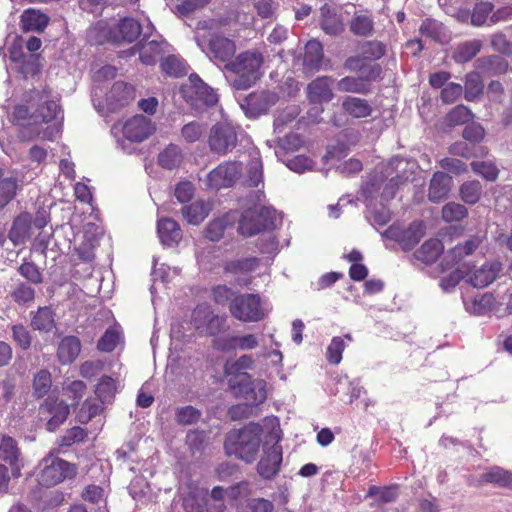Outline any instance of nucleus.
Here are the masks:
<instances>
[{
	"label": "nucleus",
	"instance_id": "30",
	"mask_svg": "<svg viewBox=\"0 0 512 512\" xmlns=\"http://www.w3.org/2000/svg\"><path fill=\"white\" fill-rule=\"evenodd\" d=\"M107 109L111 113L118 112L128 105L127 83L116 81L106 96Z\"/></svg>",
	"mask_w": 512,
	"mask_h": 512
},
{
	"label": "nucleus",
	"instance_id": "38",
	"mask_svg": "<svg viewBox=\"0 0 512 512\" xmlns=\"http://www.w3.org/2000/svg\"><path fill=\"white\" fill-rule=\"evenodd\" d=\"M34 330L50 332L55 327L54 312L50 307H39L31 318Z\"/></svg>",
	"mask_w": 512,
	"mask_h": 512
},
{
	"label": "nucleus",
	"instance_id": "53",
	"mask_svg": "<svg viewBox=\"0 0 512 512\" xmlns=\"http://www.w3.org/2000/svg\"><path fill=\"white\" fill-rule=\"evenodd\" d=\"M116 392L115 380L109 376L102 377L95 389L96 396L103 402L110 401Z\"/></svg>",
	"mask_w": 512,
	"mask_h": 512
},
{
	"label": "nucleus",
	"instance_id": "14",
	"mask_svg": "<svg viewBox=\"0 0 512 512\" xmlns=\"http://www.w3.org/2000/svg\"><path fill=\"white\" fill-rule=\"evenodd\" d=\"M96 32V42L100 45L109 43L118 45L127 40L128 37V17H122L117 22L100 21L94 28Z\"/></svg>",
	"mask_w": 512,
	"mask_h": 512
},
{
	"label": "nucleus",
	"instance_id": "24",
	"mask_svg": "<svg viewBox=\"0 0 512 512\" xmlns=\"http://www.w3.org/2000/svg\"><path fill=\"white\" fill-rule=\"evenodd\" d=\"M157 232L161 243L168 247L178 245L182 239V231L178 223L170 218L158 220Z\"/></svg>",
	"mask_w": 512,
	"mask_h": 512
},
{
	"label": "nucleus",
	"instance_id": "5",
	"mask_svg": "<svg viewBox=\"0 0 512 512\" xmlns=\"http://www.w3.org/2000/svg\"><path fill=\"white\" fill-rule=\"evenodd\" d=\"M264 427L267 435L263 444V454L257 464V472L263 479H272L279 473L283 460L282 447L279 444L282 430L275 416L265 417Z\"/></svg>",
	"mask_w": 512,
	"mask_h": 512
},
{
	"label": "nucleus",
	"instance_id": "12",
	"mask_svg": "<svg viewBox=\"0 0 512 512\" xmlns=\"http://www.w3.org/2000/svg\"><path fill=\"white\" fill-rule=\"evenodd\" d=\"M39 413L47 420L46 428L50 432L56 431L70 414L69 405L54 396H48L39 407Z\"/></svg>",
	"mask_w": 512,
	"mask_h": 512
},
{
	"label": "nucleus",
	"instance_id": "50",
	"mask_svg": "<svg viewBox=\"0 0 512 512\" xmlns=\"http://www.w3.org/2000/svg\"><path fill=\"white\" fill-rule=\"evenodd\" d=\"M350 30L358 36H369L373 31V20L365 14L356 15L351 20Z\"/></svg>",
	"mask_w": 512,
	"mask_h": 512
},
{
	"label": "nucleus",
	"instance_id": "28",
	"mask_svg": "<svg viewBox=\"0 0 512 512\" xmlns=\"http://www.w3.org/2000/svg\"><path fill=\"white\" fill-rule=\"evenodd\" d=\"M452 186V178L441 171H437L433 174L430 181L429 200L432 202H439L444 199L449 193Z\"/></svg>",
	"mask_w": 512,
	"mask_h": 512
},
{
	"label": "nucleus",
	"instance_id": "9",
	"mask_svg": "<svg viewBox=\"0 0 512 512\" xmlns=\"http://www.w3.org/2000/svg\"><path fill=\"white\" fill-rule=\"evenodd\" d=\"M276 212L272 208L261 206L246 210L239 221L238 231L244 236H252L261 231L276 227Z\"/></svg>",
	"mask_w": 512,
	"mask_h": 512
},
{
	"label": "nucleus",
	"instance_id": "4",
	"mask_svg": "<svg viewBox=\"0 0 512 512\" xmlns=\"http://www.w3.org/2000/svg\"><path fill=\"white\" fill-rule=\"evenodd\" d=\"M152 30L151 22L143 13L135 17L130 16V43L137 40V43L130 47V57L138 53L140 62L147 66L155 65L164 45L155 39L150 40Z\"/></svg>",
	"mask_w": 512,
	"mask_h": 512
},
{
	"label": "nucleus",
	"instance_id": "8",
	"mask_svg": "<svg viewBox=\"0 0 512 512\" xmlns=\"http://www.w3.org/2000/svg\"><path fill=\"white\" fill-rule=\"evenodd\" d=\"M41 470L37 475L40 486L50 488L57 484L72 479L77 474V466L64 459L48 454L40 462Z\"/></svg>",
	"mask_w": 512,
	"mask_h": 512
},
{
	"label": "nucleus",
	"instance_id": "29",
	"mask_svg": "<svg viewBox=\"0 0 512 512\" xmlns=\"http://www.w3.org/2000/svg\"><path fill=\"white\" fill-rule=\"evenodd\" d=\"M81 352V342L77 336H65L59 343L57 357L62 364L72 363Z\"/></svg>",
	"mask_w": 512,
	"mask_h": 512
},
{
	"label": "nucleus",
	"instance_id": "16",
	"mask_svg": "<svg viewBox=\"0 0 512 512\" xmlns=\"http://www.w3.org/2000/svg\"><path fill=\"white\" fill-rule=\"evenodd\" d=\"M208 142L210 149L216 153L231 151L237 143L235 127L228 122L217 123L211 128Z\"/></svg>",
	"mask_w": 512,
	"mask_h": 512
},
{
	"label": "nucleus",
	"instance_id": "36",
	"mask_svg": "<svg viewBox=\"0 0 512 512\" xmlns=\"http://www.w3.org/2000/svg\"><path fill=\"white\" fill-rule=\"evenodd\" d=\"M30 228V214L22 213L14 219L8 237L15 245L23 243L29 235Z\"/></svg>",
	"mask_w": 512,
	"mask_h": 512
},
{
	"label": "nucleus",
	"instance_id": "20",
	"mask_svg": "<svg viewBox=\"0 0 512 512\" xmlns=\"http://www.w3.org/2000/svg\"><path fill=\"white\" fill-rule=\"evenodd\" d=\"M183 508L185 512H224L226 506L221 501L211 502L205 490L195 488L184 497Z\"/></svg>",
	"mask_w": 512,
	"mask_h": 512
},
{
	"label": "nucleus",
	"instance_id": "57",
	"mask_svg": "<svg viewBox=\"0 0 512 512\" xmlns=\"http://www.w3.org/2000/svg\"><path fill=\"white\" fill-rule=\"evenodd\" d=\"M482 187L478 181H467L460 188V195L464 202L475 204L481 195Z\"/></svg>",
	"mask_w": 512,
	"mask_h": 512
},
{
	"label": "nucleus",
	"instance_id": "52",
	"mask_svg": "<svg viewBox=\"0 0 512 512\" xmlns=\"http://www.w3.org/2000/svg\"><path fill=\"white\" fill-rule=\"evenodd\" d=\"M11 297L15 303L25 305L33 302L35 290L31 285L21 282L13 289Z\"/></svg>",
	"mask_w": 512,
	"mask_h": 512
},
{
	"label": "nucleus",
	"instance_id": "46",
	"mask_svg": "<svg viewBox=\"0 0 512 512\" xmlns=\"http://www.w3.org/2000/svg\"><path fill=\"white\" fill-rule=\"evenodd\" d=\"M52 386V377L51 373L47 369L39 370L34 378L32 383L33 388V396L37 399L43 398L48 394Z\"/></svg>",
	"mask_w": 512,
	"mask_h": 512
},
{
	"label": "nucleus",
	"instance_id": "11",
	"mask_svg": "<svg viewBox=\"0 0 512 512\" xmlns=\"http://www.w3.org/2000/svg\"><path fill=\"white\" fill-rule=\"evenodd\" d=\"M188 84L184 86V93L187 102L196 108L202 106H213L218 101L215 91L208 86L197 74H191Z\"/></svg>",
	"mask_w": 512,
	"mask_h": 512
},
{
	"label": "nucleus",
	"instance_id": "17",
	"mask_svg": "<svg viewBox=\"0 0 512 512\" xmlns=\"http://www.w3.org/2000/svg\"><path fill=\"white\" fill-rule=\"evenodd\" d=\"M424 225L422 222H413L407 229H402L399 225H391L382 236L398 242L403 249H412L424 235Z\"/></svg>",
	"mask_w": 512,
	"mask_h": 512
},
{
	"label": "nucleus",
	"instance_id": "31",
	"mask_svg": "<svg viewBox=\"0 0 512 512\" xmlns=\"http://www.w3.org/2000/svg\"><path fill=\"white\" fill-rule=\"evenodd\" d=\"M481 239L479 237H472L468 239L463 245L459 244L451 249L444 257L443 261L446 262V267L442 270L453 266L461 261L465 256L471 255L480 245Z\"/></svg>",
	"mask_w": 512,
	"mask_h": 512
},
{
	"label": "nucleus",
	"instance_id": "3",
	"mask_svg": "<svg viewBox=\"0 0 512 512\" xmlns=\"http://www.w3.org/2000/svg\"><path fill=\"white\" fill-rule=\"evenodd\" d=\"M262 435H267L264 419L262 423L252 422L239 430L231 431L224 444L226 453L235 455L240 460L251 464L257 458Z\"/></svg>",
	"mask_w": 512,
	"mask_h": 512
},
{
	"label": "nucleus",
	"instance_id": "60",
	"mask_svg": "<svg viewBox=\"0 0 512 512\" xmlns=\"http://www.w3.org/2000/svg\"><path fill=\"white\" fill-rule=\"evenodd\" d=\"M443 26L441 23L427 19L420 26V32L422 35L430 37L435 41L442 42L444 40Z\"/></svg>",
	"mask_w": 512,
	"mask_h": 512
},
{
	"label": "nucleus",
	"instance_id": "40",
	"mask_svg": "<svg viewBox=\"0 0 512 512\" xmlns=\"http://www.w3.org/2000/svg\"><path fill=\"white\" fill-rule=\"evenodd\" d=\"M122 330L119 326H110L97 342V349L101 352H112L120 343Z\"/></svg>",
	"mask_w": 512,
	"mask_h": 512
},
{
	"label": "nucleus",
	"instance_id": "51",
	"mask_svg": "<svg viewBox=\"0 0 512 512\" xmlns=\"http://www.w3.org/2000/svg\"><path fill=\"white\" fill-rule=\"evenodd\" d=\"M161 70L172 77H180L187 73L185 63L176 56L166 57L160 64Z\"/></svg>",
	"mask_w": 512,
	"mask_h": 512
},
{
	"label": "nucleus",
	"instance_id": "43",
	"mask_svg": "<svg viewBox=\"0 0 512 512\" xmlns=\"http://www.w3.org/2000/svg\"><path fill=\"white\" fill-rule=\"evenodd\" d=\"M482 48V41L474 39L460 44L453 54V59L458 63H465L474 58Z\"/></svg>",
	"mask_w": 512,
	"mask_h": 512
},
{
	"label": "nucleus",
	"instance_id": "64",
	"mask_svg": "<svg viewBox=\"0 0 512 512\" xmlns=\"http://www.w3.org/2000/svg\"><path fill=\"white\" fill-rule=\"evenodd\" d=\"M483 90V84L478 73H470L466 76L465 81V98L472 100L477 97Z\"/></svg>",
	"mask_w": 512,
	"mask_h": 512
},
{
	"label": "nucleus",
	"instance_id": "34",
	"mask_svg": "<svg viewBox=\"0 0 512 512\" xmlns=\"http://www.w3.org/2000/svg\"><path fill=\"white\" fill-rule=\"evenodd\" d=\"M211 205L209 202L197 200L182 208L181 213L184 220L191 225H199L209 215Z\"/></svg>",
	"mask_w": 512,
	"mask_h": 512
},
{
	"label": "nucleus",
	"instance_id": "32",
	"mask_svg": "<svg viewBox=\"0 0 512 512\" xmlns=\"http://www.w3.org/2000/svg\"><path fill=\"white\" fill-rule=\"evenodd\" d=\"M155 131L154 123L147 117L136 115L130 119V142H141Z\"/></svg>",
	"mask_w": 512,
	"mask_h": 512
},
{
	"label": "nucleus",
	"instance_id": "49",
	"mask_svg": "<svg viewBox=\"0 0 512 512\" xmlns=\"http://www.w3.org/2000/svg\"><path fill=\"white\" fill-rule=\"evenodd\" d=\"M212 314L213 311L208 305H199L193 310L191 323L200 334H203L205 328H207L208 321Z\"/></svg>",
	"mask_w": 512,
	"mask_h": 512
},
{
	"label": "nucleus",
	"instance_id": "35",
	"mask_svg": "<svg viewBox=\"0 0 512 512\" xmlns=\"http://www.w3.org/2000/svg\"><path fill=\"white\" fill-rule=\"evenodd\" d=\"M235 220V215L228 213L210 221L204 229V236L212 242H218L224 236L226 228Z\"/></svg>",
	"mask_w": 512,
	"mask_h": 512
},
{
	"label": "nucleus",
	"instance_id": "6",
	"mask_svg": "<svg viewBox=\"0 0 512 512\" xmlns=\"http://www.w3.org/2000/svg\"><path fill=\"white\" fill-rule=\"evenodd\" d=\"M263 55L258 51H245L235 60L226 64V68L237 75L233 87L237 90L250 88L261 77Z\"/></svg>",
	"mask_w": 512,
	"mask_h": 512
},
{
	"label": "nucleus",
	"instance_id": "13",
	"mask_svg": "<svg viewBox=\"0 0 512 512\" xmlns=\"http://www.w3.org/2000/svg\"><path fill=\"white\" fill-rule=\"evenodd\" d=\"M230 387L234 393L246 400L250 405H259L267 399V383L263 379H251L242 381H233L229 379Z\"/></svg>",
	"mask_w": 512,
	"mask_h": 512
},
{
	"label": "nucleus",
	"instance_id": "7",
	"mask_svg": "<svg viewBox=\"0 0 512 512\" xmlns=\"http://www.w3.org/2000/svg\"><path fill=\"white\" fill-rule=\"evenodd\" d=\"M270 311L268 302L254 293L238 294L229 304L230 314L244 323L262 321Z\"/></svg>",
	"mask_w": 512,
	"mask_h": 512
},
{
	"label": "nucleus",
	"instance_id": "58",
	"mask_svg": "<svg viewBox=\"0 0 512 512\" xmlns=\"http://www.w3.org/2000/svg\"><path fill=\"white\" fill-rule=\"evenodd\" d=\"M346 347L344 339L341 337H333L327 347L326 356L329 363L338 365L342 360V353Z\"/></svg>",
	"mask_w": 512,
	"mask_h": 512
},
{
	"label": "nucleus",
	"instance_id": "23",
	"mask_svg": "<svg viewBox=\"0 0 512 512\" xmlns=\"http://www.w3.org/2000/svg\"><path fill=\"white\" fill-rule=\"evenodd\" d=\"M500 269L501 265L497 262L486 263L474 271L465 268L466 282L475 288H484L496 279Z\"/></svg>",
	"mask_w": 512,
	"mask_h": 512
},
{
	"label": "nucleus",
	"instance_id": "18",
	"mask_svg": "<svg viewBox=\"0 0 512 512\" xmlns=\"http://www.w3.org/2000/svg\"><path fill=\"white\" fill-rule=\"evenodd\" d=\"M241 164L238 162H225L213 169L207 175V185L215 190L232 186L240 177Z\"/></svg>",
	"mask_w": 512,
	"mask_h": 512
},
{
	"label": "nucleus",
	"instance_id": "42",
	"mask_svg": "<svg viewBox=\"0 0 512 512\" xmlns=\"http://www.w3.org/2000/svg\"><path fill=\"white\" fill-rule=\"evenodd\" d=\"M321 16V27L327 34L338 35L343 31L342 21L327 5L321 8Z\"/></svg>",
	"mask_w": 512,
	"mask_h": 512
},
{
	"label": "nucleus",
	"instance_id": "2",
	"mask_svg": "<svg viewBox=\"0 0 512 512\" xmlns=\"http://www.w3.org/2000/svg\"><path fill=\"white\" fill-rule=\"evenodd\" d=\"M225 24L224 19H207L197 24L196 43L216 64L229 63L236 52L235 42L219 32Z\"/></svg>",
	"mask_w": 512,
	"mask_h": 512
},
{
	"label": "nucleus",
	"instance_id": "26",
	"mask_svg": "<svg viewBox=\"0 0 512 512\" xmlns=\"http://www.w3.org/2000/svg\"><path fill=\"white\" fill-rule=\"evenodd\" d=\"M254 360L249 355H242L235 361H228L224 366V373L233 381H246L251 377L248 373L244 372L247 369H252Z\"/></svg>",
	"mask_w": 512,
	"mask_h": 512
},
{
	"label": "nucleus",
	"instance_id": "41",
	"mask_svg": "<svg viewBox=\"0 0 512 512\" xmlns=\"http://www.w3.org/2000/svg\"><path fill=\"white\" fill-rule=\"evenodd\" d=\"M259 267V259L256 257H246L228 261L224 270L232 274H247L255 271Z\"/></svg>",
	"mask_w": 512,
	"mask_h": 512
},
{
	"label": "nucleus",
	"instance_id": "61",
	"mask_svg": "<svg viewBox=\"0 0 512 512\" xmlns=\"http://www.w3.org/2000/svg\"><path fill=\"white\" fill-rule=\"evenodd\" d=\"M368 497H377L383 503L394 502L398 497L397 488L371 486L367 493Z\"/></svg>",
	"mask_w": 512,
	"mask_h": 512
},
{
	"label": "nucleus",
	"instance_id": "1",
	"mask_svg": "<svg viewBox=\"0 0 512 512\" xmlns=\"http://www.w3.org/2000/svg\"><path fill=\"white\" fill-rule=\"evenodd\" d=\"M409 166L412 169L415 167V163L404 158H393L387 166L377 167L362 186V193L370 209L369 217L374 225H386L390 221L391 214L384 206L380 209L372 208L373 201L380 198L382 204L383 201L392 199L398 185L409 179V176L406 175Z\"/></svg>",
	"mask_w": 512,
	"mask_h": 512
},
{
	"label": "nucleus",
	"instance_id": "45",
	"mask_svg": "<svg viewBox=\"0 0 512 512\" xmlns=\"http://www.w3.org/2000/svg\"><path fill=\"white\" fill-rule=\"evenodd\" d=\"M183 160L181 149L174 144H170L158 156L159 164L166 169L178 167Z\"/></svg>",
	"mask_w": 512,
	"mask_h": 512
},
{
	"label": "nucleus",
	"instance_id": "33",
	"mask_svg": "<svg viewBox=\"0 0 512 512\" xmlns=\"http://www.w3.org/2000/svg\"><path fill=\"white\" fill-rule=\"evenodd\" d=\"M342 109L345 113L357 119L369 117L373 112L372 106L366 99L354 96L343 98Z\"/></svg>",
	"mask_w": 512,
	"mask_h": 512
},
{
	"label": "nucleus",
	"instance_id": "62",
	"mask_svg": "<svg viewBox=\"0 0 512 512\" xmlns=\"http://www.w3.org/2000/svg\"><path fill=\"white\" fill-rule=\"evenodd\" d=\"M467 215L465 206L450 202L442 208V217L446 222L459 221Z\"/></svg>",
	"mask_w": 512,
	"mask_h": 512
},
{
	"label": "nucleus",
	"instance_id": "25",
	"mask_svg": "<svg viewBox=\"0 0 512 512\" xmlns=\"http://www.w3.org/2000/svg\"><path fill=\"white\" fill-rule=\"evenodd\" d=\"M323 47L317 40H310L305 45V53L303 59L304 69L309 73H315L322 68L323 64Z\"/></svg>",
	"mask_w": 512,
	"mask_h": 512
},
{
	"label": "nucleus",
	"instance_id": "22",
	"mask_svg": "<svg viewBox=\"0 0 512 512\" xmlns=\"http://www.w3.org/2000/svg\"><path fill=\"white\" fill-rule=\"evenodd\" d=\"M334 79L330 76L317 77L307 85V97L311 103L322 104L334 98L332 86Z\"/></svg>",
	"mask_w": 512,
	"mask_h": 512
},
{
	"label": "nucleus",
	"instance_id": "39",
	"mask_svg": "<svg viewBox=\"0 0 512 512\" xmlns=\"http://www.w3.org/2000/svg\"><path fill=\"white\" fill-rule=\"evenodd\" d=\"M481 481L493 483L500 487L512 488V471L500 467H493L481 476Z\"/></svg>",
	"mask_w": 512,
	"mask_h": 512
},
{
	"label": "nucleus",
	"instance_id": "55",
	"mask_svg": "<svg viewBox=\"0 0 512 512\" xmlns=\"http://www.w3.org/2000/svg\"><path fill=\"white\" fill-rule=\"evenodd\" d=\"M18 183L15 178H5L0 181V209L5 207L16 195Z\"/></svg>",
	"mask_w": 512,
	"mask_h": 512
},
{
	"label": "nucleus",
	"instance_id": "48",
	"mask_svg": "<svg viewBox=\"0 0 512 512\" xmlns=\"http://www.w3.org/2000/svg\"><path fill=\"white\" fill-rule=\"evenodd\" d=\"M60 110V106L57 102L52 100H46L35 111V121L49 123L57 118V115L60 112Z\"/></svg>",
	"mask_w": 512,
	"mask_h": 512
},
{
	"label": "nucleus",
	"instance_id": "59",
	"mask_svg": "<svg viewBox=\"0 0 512 512\" xmlns=\"http://www.w3.org/2000/svg\"><path fill=\"white\" fill-rule=\"evenodd\" d=\"M274 505L264 498H254L239 507V512H273Z\"/></svg>",
	"mask_w": 512,
	"mask_h": 512
},
{
	"label": "nucleus",
	"instance_id": "44",
	"mask_svg": "<svg viewBox=\"0 0 512 512\" xmlns=\"http://www.w3.org/2000/svg\"><path fill=\"white\" fill-rule=\"evenodd\" d=\"M104 403L98 397L87 398L77 414L78 421L83 424L88 423L103 411Z\"/></svg>",
	"mask_w": 512,
	"mask_h": 512
},
{
	"label": "nucleus",
	"instance_id": "37",
	"mask_svg": "<svg viewBox=\"0 0 512 512\" xmlns=\"http://www.w3.org/2000/svg\"><path fill=\"white\" fill-rule=\"evenodd\" d=\"M444 246L438 239H429L415 252L417 260L430 264L443 252Z\"/></svg>",
	"mask_w": 512,
	"mask_h": 512
},
{
	"label": "nucleus",
	"instance_id": "15",
	"mask_svg": "<svg viewBox=\"0 0 512 512\" xmlns=\"http://www.w3.org/2000/svg\"><path fill=\"white\" fill-rule=\"evenodd\" d=\"M381 67L374 64L369 67L367 75L346 76L336 83V88L342 93L368 94L370 92V82L378 79L381 75Z\"/></svg>",
	"mask_w": 512,
	"mask_h": 512
},
{
	"label": "nucleus",
	"instance_id": "19",
	"mask_svg": "<svg viewBox=\"0 0 512 512\" xmlns=\"http://www.w3.org/2000/svg\"><path fill=\"white\" fill-rule=\"evenodd\" d=\"M278 101V95L271 91H257L247 96L241 103V108L250 118H256L266 113Z\"/></svg>",
	"mask_w": 512,
	"mask_h": 512
},
{
	"label": "nucleus",
	"instance_id": "63",
	"mask_svg": "<svg viewBox=\"0 0 512 512\" xmlns=\"http://www.w3.org/2000/svg\"><path fill=\"white\" fill-rule=\"evenodd\" d=\"M11 331L13 340L21 349L28 350L31 347L32 336L24 325H13Z\"/></svg>",
	"mask_w": 512,
	"mask_h": 512
},
{
	"label": "nucleus",
	"instance_id": "27",
	"mask_svg": "<svg viewBox=\"0 0 512 512\" xmlns=\"http://www.w3.org/2000/svg\"><path fill=\"white\" fill-rule=\"evenodd\" d=\"M48 23V16L34 9H26L20 16V27L23 32H42Z\"/></svg>",
	"mask_w": 512,
	"mask_h": 512
},
{
	"label": "nucleus",
	"instance_id": "10",
	"mask_svg": "<svg viewBox=\"0 0 512 512\" xmlns=\"http://www.w3.org/2000/svg\"><path fill=\"white\" fill-rule=\"evenodd\" d=\"M466 310L475 315H485L494 312L498 316L512 313V292L506 291L500 301L493 294L484 293L465 301Z\"/></svg>",
	"mask_w": 512,
	"mask_h": 512
},
{
	"label": "nucleus",
	"instance_id": "54",
	"mask_svg": "<svg viewBox=\"0 0 512 512\" xmlns=\"http://www.w3.org/2000/svg\"><path fill=\"white\" fill-rule=\"evenodd\" d=\"M263 180L262 161L258 152L251 155L248 168V182L250 186L257 187Z\"/></svg>",
	"mask_w": 512,
	"mask_h": 512
},
{
	"label": "nucleus",
	"instance_id": "21",
	"mask_svg": "<svg viewBox=\"0 0 512 512\" xmlns=\"http://www.w3.org/2000/svg\"><path fill=\"white\" fill-rule=\"evenodd\" d=\"M0 460L3 463L11 465V470L16 476H21L23 462L21 458V450L17 441L9 436L2 435L0 438Z\"/></svg>",
	"mask_w": 512,
	"mask_h": 512
},
{
	"label": "nucleus",
	"instance_id": "56",
	"mask_svg": "<svg viewBox=\"0 0 512 512\" xmlns=\"http://www.w3.org/2000/svg\"><path fill=\"white\" fill-rule=\"evenodd\" d=\"M211 0H180L172 8L173 13L185 16L204 8Z\"/></svg>",
	"mask_w": 512,
	"mask_h": 512
},
{
	"label": "nucleus",
	"instance_id": "47",
	"mask_svg": "<svg viewBox=\"0 0 512 512\" xmlns=\"http://www.w3.org/2000/svg\"><path fill=\"white\" fill-rule=\"evenodd\" d=\"M86 437L87 430L82 427L75 426L66 430L65 433L57 440V453H59L63 447H70L75 443L83 442Z\"/></svg>",
	"mask_w": 512,
	"mask_h": 512
}]
</instances>
